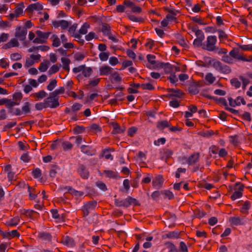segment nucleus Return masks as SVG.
<instances>
[{
  "label": "nucleus",
  "mask_w": 252,
  "mask_h": 252,
  "mask_svg": "<svg viewBox=\"0 0 252 252\" xmlns=\"http://www.w3.org/2000/svg\"><path fill=\"white\" fill-rule=\"evenodd\" d=\"M157 67L163 69L165 73L169 74L180 71L179 66L172 65L169 63H158Z\"/></svg>",
  "instance_id": "obj_1"
},
{
  "label": "nucleus",
  "mask_w": 252,
  "mask_h": 252,
  "mask_svg": "<svg viewBox=\"0 0 252 252\" xmlns=\"http://www.w3.org/2000/svg\"><path fill=\"white\" fill-rule=\"evenodd\" d=\"M244 186L240 182L235 183L233 189L234 192L231 196V198L233 200L241 198L243 195Z\"/></svg>",
  "instance_id": "obj_2"
},
{
  "label": "nucleus",
  "mask_w": 252,
  "mask_h": 252,
  "mask_svg": "<svg viewBox=\"0 0 252 252\" xmlns=\"http://www.w3.org/2000/svg\"><path fill=\"white\" fill-rule=\"evenodd\" d=\"M217 41V38L215 35H210L207 37L206 49L209 51H213L216 49L215 44Z\"/></svg>",
  "instance_id": "obj_3"
},
{
  "label": "nucleus",
  "mask_w": 252,
  "mask_h": 252,
  "mask_svg": "<svg viewBox=\"0 0 252 252\" xmlns=\"http://www.w3.org/2000/svg\"><path fill=\"white\" fill-rule=\"evenodd\" d=\"M50 32H44L40 31H36V37L34 43L41 44L44 43L48 38Z\"/></svg>",
  "instance_id": "obj_4"
},
{
  "label": "nucleus",
  "mask_w": 252,
  "mask_h": 252,
  "mask_svg": "<svg viewBox=\"0 0 252 252\" xmlns=\"http://www.w3.org/2000/svg\"><path fill=\"white\" fill-rule=\"evenodd\" d=\"M97 206L95 201H92L86 203L82 207V211L84 216H87L89 213L94 210Z\"/></svg>",
  "instance_id": "obj_5"
},
{
  "label": "nucleus",
  "mask_w": 252,
  "mask_h": 252,
  "mask_svg": "<svg viewBox=\"0 0 252 252\" xmlns=\"http://www.w3.org/2000/svg\"><path fill=\"white\" fill-rule=\"evenodd\" d=\"M45 101L47 107L56 108L59 105L58 98L55 95H51V93L49 97L45 99Z\"/></svg>",
  "instance_id": "obj_6"
},
{
  "label": "nucleus",
  "mask_w": 252,
  "mask_h": 252,
  "mask_svg": "<svg viewBox=\"0 0 252 252\" xmlns=\"http://www.w3.org/2000/svg\"><path fill=\"white\" fill-rule=\"evenodd\" d=\"M213 66L217 70L220 72L228 73L230 71V69L228 66L222 65L220 62L218 61L213 62Z\"/></svg>",
  "instance_id": "obj_7"
},
{
  "label": "nucleus",
  "mask_w": 252,
  "mask_h": 252,
  "mask_svg": "<svg viewBox=\"0 0 252 252\" xmlns=\"http://www.w3.org/2000/svg\"><path fill=\"white\" fill-rule=\"evenodd\" d=\"M27 33V31L26 28L18 27L16 29L15 36L18 40L23 41L26 38Z\"/></svg>",
  "instance_id": "obj_8"
},
{
  "label": "nucleus",
  "mask_w": 252,
  "mask_h": 252,
  "mask_svg": "<svg viewBox=\"0 0 252 252\" xmlns=\"http://www.w3.org/2000/svg\"><path fill=\"white\" fill-rule=\"evenodd\" d=\"M77 172L83 179H87L89 177V171L87 168L83 165H81L78 167Z\"/></svg>",
  "instance_id": "obj_9"
},
{
  "label": "nucleus",
  "mask_w": 252,
  "mask_h": 252,
  "mask_svg": "<svg viewBox=\"0 0 252 252\" xmlns=\"http://www.w3.org/2000/svg\"><path fill=\"white\" fill-rule=\"evenodd\" d=\"M19 45V43L18 40L15 37L11 38L9 42L3 45V48L5 49H7L13 47H18Z\"/></svg>",
  "instance_id": "obj_10"
},
{
  "label": "nucleus",
  "mask_w": 252,
  "mask_h": 252,
  "mask_svg": "<svg viewBox=\"0 0 252 252\" xmlns=\"http://www.w3.org/2000/svg\"><path fill=\"white\" fill-rule=\"evenodd\" d=\"M93 72L92 69L90 67L85 66L81 74H79L77 76L78 80L82 79L83 76L85 77H89Z\"/></svg>",
  "instance_id": "obj_11"
},
{
  "label": "nucleus",
  "mask_w": 252,
  "mask_h": 252,
  "mask_svg": "<svg viewBox=\"0 0 252 252\" xmlns=\"http://www.w3.org/2000/svg\"><path fill=\"white\" fill-rule=\"evenodd\" d=\"M112 68L108 66L104 65L100 66L99 68V74L101 76L103 75H108L111 73Z\"/></svg>",
  "instance_id": "obj_12"
},
{
  "label": "nucleus",
  "mask_w": 252,
  "mask_h": 252,
  "mask_svg": "<svg viewBox=\"0 0 252 252\" xmlns=\"http://www.w3.org/2000/svg\"><path fill=\"white\" fill-rule=\"evenodd\" d=\"M163 179L161 176H157L153 181V185L156 189L160 188L163 184Z\"/></svg>",
  "instance_id": "obj_13"
},
{
  "label": "nucleus",
  "mask_w": 252,
  "mask_h": 252,
  "mask_svg": "<svg viewBox=\"0 0 252 252\" xmlns=\"http://www.w3.org/2000/svg\"><path fill=\"white\" fill-rule=\"evenodd\" d=\"M53 26L56 28L61 27L63 29H66L69 26V23L65 20H59L54 22Z\"/></svg>",
  "instance_id": "obj_14"
},
{
  "label": "nucleus",
  "mask_w": 252,
  "mask_h": 252,
  "mask_svg": "<svg viewBox=\"0 0 252 252\" xmlns=\"http://www.w3.org/2000/svg\"><path fill=\"white\" fill-rule=\"evenodd\" d=\"M43 9V6L41 3L39 2H37L35 3H32L28 6L27 9L29 11H32L33 10H36L37 11H40Z\"/></svg>",
  "instance_id": "obj_15"
},
{
  "label": "nucleus",
  "mask_w": 252,
  "mask_h": 252,
  "mask_svg": "<svg viewBox=\"0 0 252 252\" xmlns=\"http://www.w3.org/2000/svg\"><path fill=\"white\" fill-rule=\"evenodd\" d=\"M147 58L148 62L150 63V65H149L150 68L154 69L158 68V67H157V66L158 65V63H156L155 56L154 55L150 54L148 55Z\"/></svg>",
  "instance_id": "obj_16"
},
{
  "label": "nucleus",
  "mask_w": 252,
  "mask_h": 252,
  "mask_svg": "<svg viewBox=\"0 0 252 252\" xmlns=\"http://www.w3.org/2000/svg\"><path fill=\"white\" fill-rule=\"evenodd\" d=\"M64 189L65 191V192H69L71 194H72L73 195L76 196H81L83 195V192L80 191H77L75 190L74 189H73L69 186H67L64 188Z\"/></svg>",
  "instance_id": "obj_17"
},
{
  "label": "nucleus",
  "mask_w": 252,
  "mask_h": 252,
  "mask_svg": "<svg viewBox=\"0 0 252 252\" xmlns=\"http://www.w3.org/2000/svg\"><path fill=\"white\" fill-rule=\"evenodd\" d=\"M63 68L67 72L69 71V64L70 61L69 59L65 57H62L61 59Z\"/></svg>",
  "instance_id": "obj_18"
},
{
  "label": "nucleus",
  "mask_w": 252,
  "mask_h": 252,
  "mask_svg": "<svg viewBox=\"0 0 252 252\" xmlns=\"http://www.w3.org/2000/svg\"><path fill=\"white\" fill-rule=\"evenodd\" d=\"M76 28H77V24H74L69 27L68 32H70L71 33H72L73 36L77 40H79L81 39V37L79 33L75 32Z\"/></svg>",
  "instance_id": "obj_19"
},
{
  "label": "nucleus",
  "mask_w": 252,
  "mask_h": 252,
  "mask_svg": "<svg viewBox=\"0 0 252 252\" xmlns=\"http://www.w3.org/2000/svg\"><path fill=\"white\" fill-rule=\"evenodd\" d=\"M20 221V217L17 216L15 218L11 219V220L7 221L6 222V224L7 226H16L19 223Z\"/></svg>",
  "instance_id": "obj_20"
},
{
  "label": "nucleus",
  "mask_w": 252,
  "mask_h": 252,
  "mask_svg": "<svg viewBox=\"0 0 252 252\" xmlns=\"http://www.w3.org/2000/svg\"><path fill=\"white\" fill-rule=\"evenodd\" d=\"M229 221L231 224L235 226L243 224V222L241 219L238 217H234L230 218L229 219Z\"/></svg>",
  "instance_id": "obj_21"
},
{
  "label": "nucleus",
  "mask_w": 252,
  "mask_h": 252,
  "mask_svg": "<svg viewBox=\"0 0 252 252\" xmlns=\"http://www.w3.org/2000/svg\"><path fill=\"white\" fill-rule=\"evenodd\" d=\"M32 104L29 102H25L24 103L22 107V111L23 114H28L31 112Z\"/></svg>",
  "instance_id": "obj_22"
},
{
  "label": "nucleus",
  "mask_w": 252,
  "mask_h": 252,
  "mask_svg": "<svg viewBox=\"0 0 252 252\" xmlns=\"http://www.w3.org/2000/svg\"><path fill=\"white\" fill-rule=\"evenodd\" d=\"M132 199L130 197H127L126 199L117 203L119 206L128 207L132 203Z\"/></svg>",
  "instance_id": "obj_23"
},
{
  "label": "nucleus",
  "mask_w": 252,
  "mask_h": 252,
  "mask_svg": "<svg viewBox=\"0 0 252 252\" xmlns=\"http://www.w3.org/2000/svg\"><path fill=\"white\" fill-rule=\"evenodd\" d=\"M63 243L68 247H72L75 245L73 240L68 236H66L63 239Z\"/></svg>",
  "instance_id": "obj_24"
},
{
  "label": "nucleus",
  "mask_w": 252,
  "mask_h": 252,
  "mask_svg": "<svg viewBox=\"0 0 252 252\" xmlns=\"http://www.w3.org/2000/svg\"><path fill=\"white\" fill-rule=\"evenodd\" d=\"M199 158V154L195 153L189 158L188 162L189 164H194L198 160Z\"/></svg>",
  "instance_id": "obj_25"
},
{
  "label": "nucleus",
  "mask_w": 252,
  "mask_h": 252,
  "mask_svg": "<svg viewBox=\"0 0 252 252\" xmlns=\"http://www.w3.org/2000/svg\"><path fill=\"white\" fill-rule=\"evenodd\" d=\"M51 213L52 218L56 220L58 222H60L62 220V217L59 214L57 210H51Z\"/></svg>",
  "instance_id": "obj_26"
},
{
  "label": "nucleus",
  "mask_w": 252,
  "mask_h": 252,
  "mask_svg": "<svg viewBox=\"0 0 252 252\" xmlns=\"http://www.w3.org/2000/svg\"><path fill=\"white\" fill-rule=\"evenodd\" d=\"M192 31L195 33L196 38L204 39V34L201 30L193 28Z\"/></svg>",
  "instance_id": "obj_27"
},
{
  "label": "nucleus",
  "mask_w": 252,
  "mask_h": 252,
  "mask_svg": "<svg viewBox=\"0 0 252 252\" xmlns=\"http://www.w3.org/2000/svg\"><path fill=\"white\" fill-rule=\"evenodd\" d=\"M205 79L210 84H213L216 81V77L211 73H208L206 75Z\"/></svg>",
  "instance_id": "obj_28"
},
{
  "label": "nucleus",
  "mask_w": 252,
  "mask_h": 252,
  "mask_svg": "<svg viewBox=\"0 0 252 252\" xmlns=\"http://www.w3.org/2000/svg\"><path fill=\"white\" fill-rule=\"evenodd\" d=\"M51 39H52V42H53V43H52L53 46L57 47L60 45V44H61L60 40L57 35H55V34L51 36Z\"/></svg>",
  "instance_id": "obj_29"
},
{
  "label": "nucleus",
  "mask_w": 252,
  "mask_h": 252,
  "mask_svg": "<svg viewBox=\"0 0 252 252\" xmlns=\"http://www.w3.org/2000/svg\"><path fill=\"white\" fill-rule=\"evenodd\" d=\"M46 94V93L44 91L41 90L37 93L33 94L32 95L34 97L37 98L38 99H40L45 97Z\"/></svg>",
  "instance_id": "obj_30"
},
{
  "label": "nucleus",
  "mask_w": 252,
  "mask_h": 252,
  "mask_svg": "<svg viewBox=\"0 0 252 252\" xmlns=\"http://www.w3.org/2000/svg\"><path fill=\"white\" fill-rule=\"evenodd\" d=\"M90 25L87 23H85L79 30V33L82 34H85L88 32Z\"/></svg>",
  "instance_id": "obj_31"
},
{
  "label": "nucleus",
  "mask_w": 252,
  "mask_h": 252,
  "mask_svg": "<svg viewBox=\"0 0 252 252\" xmlns=\"http://www.w3.org/2000/svg\"><path fill=\"white\" fill-rule=\"evenodd\" d=\"M48 65H49V62H48V61L43 62L41 63L39 67H38V69L41 72H45L47 70V69L48 68Z\"/></svg>",
  "instance_id": "obj_32"
},
{
  "label": "nucleus",
  "mask_w": 252,
  "mask_h": 252,
  "mask_svg": "<svg viewBox=\"0 0 252 252\" xmlns=\"http://www.w3.org/2000/svg\"><path fill=\"white\" fill-rule=\"evenodd\" d=\"M125 130V128H121L119 125L118 124H115L113 126V132L115 134L117 133H121L124 131Z\"/></svg>",
  "instance_id": "obj_33"
},
{
  "label": "nucleus",
  "mask_w": 252,
  "mask_h": 252,
  "mask_svg": "<svg viewBox=\"0 0 252 252\" xmlns=\"http://www.w3.org/2000/svg\"><path fill=\"white\" fill-rule=\"evenodd\" d=\"M28 191L29 192L30 198L31 200L35 199L37 197V193L35 191L34 189H31L30 187H28Z\"/></svg>",
  "instance_id": "obj_34"
},
{
  "label": "nucleus",
  "mask_w": 252,
  "mask_h": 252,
  "mask_svg": "<svg viewBox=\"0 0 252 252\" xmlns=\"http://www.w3.org/2000/svg\"><path fill=\"white\" fill-rule=\"evenodd\" d=\"M10 58L12 61H17L21 59L22 55L19 53H14L10 55Z\"/></svg>",
  "instance_id": "obj_35"
},
{
  "label": "nucleus",
  "mask_w": 252,
  "mask_h": 252,
  "mask_svg": "<svg viewBox=\"0 0 252 252\" xmlns=\"http://www.w3.org/2000/svg\"><path fill=\"white\" fill-rule=\"evenodd\" d=\"M19 104V102H15L11 100V99H8L6 98L5 105L8 108H11L12 107Z\"/></svg>",
  "instance_id": "obj_36"
},
{
  "label": "nucleus",
  "mask_w": 252,
  "mask_h": 252,
  "mask_svg": "<svg viewBox=\"0 0 252 252\" xmlns=\"http://www.w3.org/2000/svg\"><path fill=\"white\" fill-rule=\"evenodd\" d=\"M104 174L106 177L111 178H116L117 176V173L111 170H105Z\"/></svg>",
  "instance_id": "obj_37"
},
{
  "label": "nucleus",
  "mask_w": 252,
  "mask_h": 252,
  "mask_svg": "<svg viewBox=\"0 0 252 252\" xmlns=\"http://www.w3.org/2000/svg\"><path fill=\"white\" fill-rule=\"evenodd\" d=\"M251 204L249 201H246L241 207V211L242 213H246L250 209Z\"/></svg>",
  "instance_id": "obj_38"
},
{
  "label": "nucleus",
  "mask_w": 252,
  "mask_h": 252,
  "mask_svg": "<svg viewBox=\"0 0 252 252\" xmlns=\"http://www.w3.org/2000/svg\"><path fill=\"white\" fill-rule=\"evenodd\" d=\"M57 86V81L55 79H52L50 81L49 84L47 87L48 90L52 91Z\"/></svg>",
  "instance_id": "obj_39"
},
{
  "label": "nucleus",
  "mask_w": 252,
  "mask_h": 252,
  "mask_svg": "<svg viewBox=\"0 0 252 252\" xmlns=\"http://www.w3.org/2000/svg\"><path fill=\"white\" fill-rule=\"evenodd\" d=\"M176 72H174L173 73L170 74L168 78L169 80L171 83L173 84H176V83L178 81V78L175 75Z\"/></svg>",
  "instance_id": "obj_40"
},
{
  "label": "nucleus",
  "mask_w": 252,
  "mask_h": 252,
  "mask_svg": "<svg viewBox=\"0 0 252 252\" xmlns=\"http://www.w3.org/2000/svg\"><path fill=\"white\" fill-rule=\"evenodd\" d=\"M101 31L104 34L108 35L110 33V27L109 25L104 24L102 26Z\"/></svg>",
  "instance_id": "obj_41"
},
{
  "label": "nucleus",
  "mask_w": 252,
  "mask_h": 252,
  "mask_svg": "<svg viewBox=\"0 0 252 252\" xmlns=\"http://www.w3.org/2000/svg\"><path fill=\"white\" fill-rule=\"evenodd\" d=\"M23 4H21L17 6L15 8V13L17 14V15H18V17L22 14L23 12Z\"/></svg>",
  "instance_id": "obj_42"
},
{
  "label": "nucleus",
  "mask_w": 252,
  "mask_h": 252,
  "mask_svg": "<svg viewBox=\"0 0 252 252\" xmlns=\"http://www.w3.org/2000/svg\"><path fill=\"white\" fill-rule=\"evenodd\" d=\"M112 80L116 82H119L122 80V77L117 72H114L111 75Z\"/></svg>",
  "instance_id": "obj_43"
},
{
  "label": "nucleus",
  "mask_w": 252,
  "mask_h": 252,
  "mask_svg": "<svg viewBox=\"0 0 252 252\" xmlns=\"http://www.w3.org/2000/svg\"><path fill=\"white\" fill-rule=\"evenodd\" d=\"M61 146L64 150H70L72 147V145L69 142H63L61 143Z\"/></svg>",
  "instance_id": "obj_44"
},
{
  "label": "nucleus",
  "mask_w": 252,
  "mask_h": 252,
  "mask_svg": "<svg viewBox=\"0 0 252 252\" xmlns=\"http://www.w3.org/2000/svg\"><path fill=\"white\" fill-rule=\"evenodd\" d=\"M109 55L108 52H103L99 54V57L101 61H106L108 59Z\"/></svg>",
  "instance_id": "obj_45"
},
{
  "label": "nucleus",
  "mask_w": 252,
  "mask_h": 252,
  "mask_svg": "<svg viewBox=\"0 0 252 252\" xmlns=\"http://www.w3.org/2000/svg\"><path fill=\"white\" fill-rule=\"evenodd\" d=\"M143 90H152L154 89V87L150 83L142 84L138 85Z\"/></svg>",
  "instance_id": "obj_46"
},
{
  "label": "nucleus",
  "mask_w": 252,
  "mask_h": 252,
  "mask_svg": "<svg viewBox=\"0 0 252 252\" xmlns=\"http://www.w3.org/2000/svg\"><path fill=\"white\" fill-rule=\"evenodd\" d=\"M47 107L45 100L43 102H39L35 104V108L38 110H41L43 108Z\"/></svg>",
  "instance_id": "obj_47"
},
{
  "label": "nucleus",
  "mask_w": 252,
  "mask_h": 252,
  "mask_svg": "<svg viewBox=\"0 0 252 252\" xmlns=\"http://www.w3.org/2000/svg\"><path fill=\"white\" fill-rule=\"evenodd\" d=\"M166 237L170 239H176L179 237V234L177 232L172 231L166 234Z\"/></svg>",
  "instance_id": "obj_48"
},
{
  "label": "nucleus",
  "mask_w": 252,
  "mask_h": 252,
  "mask_svg": "<svg viewBox=\"0 0 252 252\" xmlns=\"http://www.w3.org/2000/svg\"><path fill=\"white\" fill-rule=\"evenodd\" d=\"M60 69V66H58L57 64H54L51 67V68L49 70V73L50 74H52L54 73H55L56 72H58Z\"/></svg>",
  "instance_id": "obj_49"
},
{
  "label": "nucleus",
  "mask_w": 252,
  "mask_h": 252,
  "mask_svg": "<svg viewBox=\"0 0 252 252\" xmlns=\"http://www.w3.org/2000/svg\"><path fill=\"white\" fill-rule=\"evenodd\" d=\"M157 126L158 128L163 129L165 127L169 126V125L167 121H163L159 122L158 123Z\"/></svg>",
  "instance_id": "obj_50"
},
{
  "label": "nucleus",
  "mask_w": 252,
  "mask_h": 252,
  "mask_svg": "<svg viewBox=\"0 0 252 252\" xmlns=\"http://www.w3.org/2000/svg\"><path fill=\"white\" fill-rule=\"evenodd\" d=\"M31 158L28 153L23 154L21 157V160L25 162H28L30 160Z\"/></svg>",
  "instance_id": "obj_51"
},
{
  "label": "nucleus",
  "mask_w": 252,
  "mask_h": 252,
  "mask_svg": "<svg viewBox=\"0 0 252 252\" xmlns=\"http://www.w3.org/2000/svg\"><path fill=\"white\" fill-rule=\"evenodd\" d=\"M10 27V25L9 24V22L3 21L2 20L0 21V29L4 30L7 28H9Z\"/></svg>",
  "instance_id": "obj_52"
},
{
  "label": "nucleus",
  "mask_w": 252,
  "mask_h": 252,
  "mask_svg": "<svg viewBox=\"0 0 252 252\" xmlns=\"http://www.w3.org/2000/svg\"><path fill=\"white\" fill-rule=\"evenodd\" d=\"M64 91V89L63 87H61L58 89H56L53 92L51 93V95L57 96L59 94H63Z\"/></svg>",
  "instance_id": "obj_53"
},
{
  "label": "nucleus",
  "mask_w": 252,
  "mask_h": 252,
  "mask_svg": "<svg viewBox=\"0 0 252 252\" xmlns=\"http://www.w3.org/2000/svg\"><path fill=\"white\" fill-rule=\"evenodd\" d=\"M99 81H100V78H94L90 81V82L89 83V85L93 86V87L95 86L99 83Z\"/></svg>",
  "instance_id": "obj_54"
},
{
  "label": "nucleus",
  "mask_w": 252,
  "mask_h": 252,
  "mask_svg": "<svg viewBox=\"0 0 252 252\" xmlns=\"http://www.w3.org/2000/svg\"><path fill=\"white\" fill-rule=\"evenodd\" d=\"M240 79L242 82V88L243 89H245L246 86L249 84L250 81L248 78L244 77H241Z\"/></svg>",
  "instance_id": "obj_55"
},
{
  "label": "nucleus",
  "mask_w": 252,
  "mask_h": 252,
  "mask_svg": "<svg viewBox=\"0 0 252 252\" xmlns=\"http://www.w3.org/2000/svg\"><path fill=\"white\" fill-rule=\"evenodd\" d=\"M29 84L33 88H36L38 86V83L36 80L30 79L28 80Z\"/></svg>",
  "instance_id": "obj_56"
},
{
  "label": "nucleus",
  "mask_w": 252,
  "mask_h": 252,
  "mask_svg": "<svg viewBox=\"0 0 252 252\" xmlns=\"http://www.w3.org/2000/svg\"><path fill=\"white\" fill-rule=\"evenodd\" d=\"M231 83L236 88H238L241 86V82L237 79L236 78L232 79L231 80Z\"/></svg>",
  "instance_id": "obj_57"
},
{
  "label": "nucleus",
  "mask_w": 252,
  "mask_h": 252,
  "mask_svg": "<svg viewBox=\"0 0 252 252\" xmlns=\"http://www.w3.org/2000/svg\"><path fill=\"white\" fill-rule=\"evenodd\" d=\"M22 94L20 93H15L13 95V98L15 100L14 101L15 102H19V101L21 100V99L22 98Z\"/></svg>",
  "instance_id": "obj_58"
},
{
  "label": "nucleus",
  "mask_w": 252,
  "mask_h": 252,
  "mask_svg": "<svg viewBox=\"0 0 252 252\" xmlns=\"http://www.w3.org/2000/svg\"><path fill=\"white\" fill-rule=\"evenodd\" d=\"M32 175L34 178H40L41 175V170L39 168H36L32 172Z\"/></svg>",
  "instance_id": "obj_59"
},
{
  "label": "nucleus",
  "mask_w": 252,
  "mask_h": 252,
  "mask_svg": "<svg viewBox=\"0 0 252 252\" xmlns=\"http://www.w3.org/2000/svg\"><path fill=\"white\" fill-rule=\"evenodd\" d=\"M222 60L227 63H231L233 62V60L228 55L224 54L222 57Z\"/></svg>",
  "instance_id": "obj_60"
},
{
  "label": "nucleus",
  "mask_w": 252,
  "mask_h": 252,
  "mask_svg": "<svg viewBox=\"0 0 252 252\" xmlns=\"http://www.w3.org/2000/svg\"><path fill=\"white\" fill-rule=\"evenodd\" d=\"M109 63L112 65H115L119 63V61L116 57H111L109 58Z\"/></svg>",
  "instance_id": "obj_61"
},
{
  "label": "nucleus",
  "mask_w": 252,
  "mask_h": 252,
  "mask_svg": "<svg viewBox=\"0 0 252 252\" xmlns=\"http://www.w3.org/2000/svg\"><path fill=\"white\" fill-rule=\"evenodd\" d=\"M81 151L86 154H90V147L89 146L82 145L80 147Z\"/></svg>",
  "instance_id": "obj_62"
},
{
  "label": "nucleus",
  "mask_w": 252,
  "mask_h": 252,
  "mask_svg": "<svg viewBox=\"0 0 252 252\" xmlns=\"http://www.w3.org/2000/svg\"><path fill=\"white\" fill-rule=\"evenodd\" d=\"M170 92L172 93V95L175 96L180 97L182 94V93L178 90L171 89H170Z\"/></svg>",
  "instance_id": "obj_63"
},
{
  "label": "nucleus",
  "mask_w": 252,
  "mask_h": 252,
  "mask_svg": "<svg viewBox=\"0 0 252 252\" xmlns=\"http://www.w3.org/2000/svg\"><path fill=\"white\" fill-rule=\"evenodd\" d=\"M96 185L98 188L103 191L106 190L107 189L105 184L102 182H97L96 183Z\"/></svg>",
  "instance_id": "obj_64"
}]
</instances>
